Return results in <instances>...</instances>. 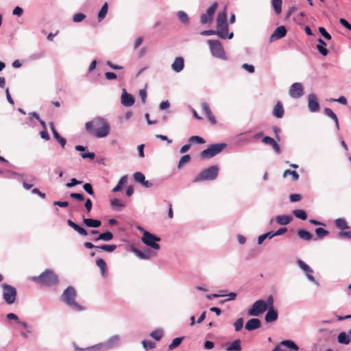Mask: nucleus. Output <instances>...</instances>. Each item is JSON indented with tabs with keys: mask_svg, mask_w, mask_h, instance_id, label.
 <instances>
[{
	"mask_svg": "<svg viewBox=\"0 0 351 351\" xmlns=\"http://www.w3.org/2000/svg\"><path fill=\"white\" fill-rule=\"evenodd\" d=\"M86 132L95 138H101L106 137L110 132L109 122L104 118L97 117L85 123Z\"/></svg>",
	"mask_w": 351,
	"mask_h": 351,
	"instance_id": "obj_1",
	"label": "nucleus"
},
{
	"mask_svg": "<svg viewBox=\"0 0 351 351\" xmlns=\"http://www.w3.org/2000/svg\"><path fill=\"white\" fill-rule=\"evenodd\" d=\"M32 279L36 283L45 287H51L58 282V276L51 269H46L40 276L33 277Z\"/></svg>",
	"mask_w": 351,
	"mask_h": 351,
	"instance_id": "obj_2",
	"label": "nucleus"
},
{
	"mask_svg": "<svg viewBox=\"0 0 351 351\" xmlns=\"http://www.w3.org/2000/svg\"><path fill=\"white\" fill-rule=\"evenodd\" d=\"M77 296L76 290L73 287H68L63 292L61 299L68 306H71L75 311H81L84 308L80 304L75 302Z\"/></svg>",
	"mask_w": 351,
	"mask_h": 351,
	"instance_id": "obj_3",
	"label": "nucleus"
},
{
	"mask_svg": "<svg viewBox=\"0 0 351 351\" xmlns=\"http://www.w3.org/2000/svg\"><path fill=\"white\" fill-rule=\"evenodd\" d=\"M217 35L221 38L231 39L233 37V33H230L228 36V26L227 24V14L225 10L223 12H220L217 18Z\"/></svg>",
	"mask_w": 351,
	"mask_h": 351,
	"instance_id": "obj_4",
	"label": "nucleus"
},
{
	"mask_svg": "<svg viewBox=\"0 0 351 351\" xmlns=\"http://www.w3.org/2000/svg\"><path fill=\"white\" fill-rule=\"evenodd\" d=\"M219 168L216 165L210 166V167L202 171L193 180V182H198L203 180H215L218 176Z\"/></svg>",
	"mask_w": 351,
	"mask_h": 351,
	"instance_id": "obj_5",
	"label": "nucleus"
},
{
	"mask_svg": "<svg viewBox=\"0 0 351 351\" xmlns=\"http://www.w3.org/2000/svg\"><path fill=\"white\" fill-rule=\"evenodd\" d=\"M226 147V144L225 143L213 144L200 153V157L202 159L213 158L219 154Z\"/></svg>",
	"mask_w": 351,
	"mask_h": 351,
	"instance_id": "obj_6",
	"label": "nucleus"
},
{
	"mask_svg": "<svg viewBox=\"0 0 351 351\" xmlns=\"http://www.w3.org/2000/svg\"><path fill=\"white\" fill-rule=\"evenodd\" d=\"M3 289V298L8 304H13L16 298L17 291L15 287L3 283L1 285Z\"/></svg>",
	"mask_w": 351,
	"mask_h": 351,
	"instance_id": "obj_7",
	"label": "nucleus"
},
{
	"mask_svg": "<svg viewBox=\"0 0 351 351\" xmlns=\"http://www.w3.org/2000/svg\"><path fill=\"white\" fill-rule=\"evenodd\" d=\"M208 43L213 56L223 60L226 58L224 49L219 40H208Z\"/></svg>",
	"mask_w": 351,
	"mask_h": 351,
	"instance_id": "obj_8",
	"label": "nucleus"
},
{
	"mask_svg": "<svg viewBox=\"0 0 351 351\" xmlns=\"http://www.w3.org/2000/svg\"><path fill=\"white\" fill-rule=\"evenodd\" d=\"M268 309V305L265 300H258L256 301L248 310L247 315L250 316H258Z\"/></svg>",
	"mask_w": 351,
	"mask_h": 351,
	"instance_id": "obj_9",
	"label": "nucleus"
},
{
	"mask_svg": "<svg viewBox=\"0 0 351 351\" xmlns=\"http://www.w3.org/2000/svg\"><path fill=\"white\" fill-rule=\"evenodd\" d=\"M160 238L151 234L148 231L145 230L142 237V241L150 247L158 250L160 245L156 242L160 241Z\"/></svg>",
	"mask_w": 351,
	"mask_h": 351,
	"instance_id": "obj_10",
	"label": "nucleus"
},
{
	"mask_svg": "<svg viewBox=\"0 0 351 351\" xmlns=\"http://www.w3.org/2000/svg\"><path fill=\"white\" fill-rule=\"evenodd\" d=\"M218 8V3L215 2L213 5L208 8L206 13L202 14L200 18V22L202 24H206L207 23H211L213 19V15Z\"/></svg>",
	"mask_w": 351,
	"mask_h": 351,
	"instance_id": "obj_11",
	"label": "nucleus"
},
{
	"mask_svg": "<svg viewBox=\"0 0 351 351\" xmlns=\"http://www.w3.org/2000/svg\"><path fill=\"white\" fill-rule=\"evenodd\" d=\"M304 93L303 86L301 83L295 82L289 88V94L293 98H299Z\"/></svg>",
	"mask_w": 351,
	"mask_h": 351,
	"instance_id": "obj_12",
	"label": "nucleus"
},
{
	"mask_svg": "<svg viewBox=\"0 0 351 351\" xmlns=\"http://www.w3.org/2000/svg\"><path fill=\"white\" fill-rule=\"evenodd\" d=\"M308 108L311 112H317L319 110V104L317 96L315 94H309L308 96Z\"/></svg>",
	"mask_w": 351,
	"mask_h": 351,
	"instance_id": "obj_13",
	"label": "nucleus"
},
{
	"mask_svg": "<svg viewBox=\"0 0 351 351\" xmlns=\"http://www.w3.org/2000/svg\"><path fill=\"white\" fill-rule=\"evenodd\" d=\"M287 34V29L285 26L278 27L271 34L270 41H274L285 37Z\"/></svg>",
	"mask_w": 351,
	"mask_h": 351,
	"instance_id": "obj_14",
	"label": "nucleus"
},
{
	"mask_svg": "<svg viewBox=\"0 0 351 351\" xmlns=\"http://www.w3.org/2000/svg\"><path fill=\"white\" fill-rule=\"evenodd\" d=\"M121 100V104L126 107L132 106L135 101L134 97L131 94L128 93L125 90L123 91Z\"/></svg>",
	"mask_w": 351,
	"mask_h": 351,
	"instance_id": "obj_15",
	"label": "nucleus"
},
{
	"mask_svg": "<svg viewBox=\"0 0 351 351\" xmlns=\"http://www.w3.org/2000/svg\"><path fill=\"white\" fill-rule=\"evenodd\" d=\"M297 263L298 266L306 273L307 278L314 281V277L312 275L313 273V269L302 260H298Z\"/></svg>",
	"mask_w": 351,
	"mask_h": 351,
	"instance_id": "obj_16",
	"label": "nucleus"
},
{
	"mask_svg": "<svg viewBox=\"0 0 351 351\" xmlns=\"http://www.w3.org/2000/svg\"><path fill=\"white\" fill-rule=\"evenodd\" d=\"M261 326L260 319L257 318H252L249 319L245 324V328L246 330L251 331L259 328Z\"/></svg>",
	"mask_w": 351,
	"mask_h": 351,
	"instance_id": "obj_17",
	"label": "nucleus"
},
{
	"mask_svg": "<svg viewBox=\"0 0 351 351\" xmlns=\"http://www.w3.org/2000/svg\"><path fill=\"white\" fill-rule=\"evenodd\" d=\"M262 141L265 144H268L272 146L273 149L277 154L280 153V147L274 138L269 136H265L263 138Z\"/></svg>",
	"mask_w": 351,
	"mask_h": 351,
	"instance_id": "obj_18",
	"label": "nucleus"
},
{
	"mask_svg": "<svg viewBox=\"0 0 351 351\" xmlns=\"http://www.w3.org/2000/svg\"><path fill=\"white\" fill-rule=\"evenodd\" d=\"M184 59L181 57H177L171 65L172 69L176 72H180L184 68Z\"/></svg>",
	"mask_w": 351,
	"mask_h": 351,
	"instance_id": "obj_19",
	"label": "nucleus"
},
{
	"mask_svg": "<svg viewBox=\"0 0 351 351\" xmlns=\"http://www.w3.org/2000/svg\"><path fill=\"white\" fill-rule=\"evenodd\" d=\"M67 224L73 228L76 232H77L80 235L82 236H87L88 232L82 227L80 226L79 225L74 223L71 219L67 220Z\"/></svg>",
	"mask_w": 351,
	"mask_h": 351,
	"instance_id": "obj_20",
	"label": "nucleus"
},
{
	"mask_svg": "<svg viewBox=\"0 0 351 351\" xmlns=\"http://www.w3.org/2000/svg\"><path fill=\"white\" fill-rule=\"evenodd\" d=\"M269 311L265 316L266 322H272L278 319V313L274 308H268Z\"/></svg>",
	"mask_w": 351,
	"mask_h": 351,
	"instance_id": "obj_21",
	"label": "nucleus"
},
{
	"mask_svg": "<svg viewBox=\"0 0 351 351\" xmlns=\"http://www.w3.org/2000/svg\"><path fill=\"white\" fill-rule=\"evenodd\" d=\"M285 110L280 101H278L273 109V114L277 118H282L284 115Z\"/></svg>",
	"mask_w": 351,
	"mask_h": 351,
	"instance_id": "obj_22",
	"label": "nucleus"
},
{
	"mask_svg": "<svg viewBox=\"0 0 351 351\" xmlns=\"http://www.w3.org/2000/svg\"><path fill=\"white\" fill-rule=\"evenodd\" d=\"M83 223L87 226L90 228H98L101 226V222L98 219L84 218Z\"/></svg>",
	"mask_w": 351,
	"mask_h": 351,
	"instance_id": "obj_23",
	"label": "nucleus"
},
{
	"mask_svg": "<svg viewBox=\"0 0 351 351\" xmlns=\"http://www.w3.org/2000/svg\"><path fill=\"white\" fill-rule=\"evenodd\" d=\"M291 219L292 217L289 215H279L276 218V222L280 225H287Z\"/></svg>",
	"mask_w": 351,
	"mask_h": 351,
	"instance_id": "obj_24",
	"label": "nucleus"
},
{
	"mask_svg": "<svg viewBox=\"0 0 351 351\" xmlns=\"http://www.w3.org/2000/svg\"><path fill=\"white\" fill-rule=\"evenodd\" d=\"M96 265H97L98 267H99L102 276L106 277L107 265L105 261L102 258H99L96 260Z\"/></svg>",
	"mask_w": 351,
	"mask_h": 351,
	"instance_id": "obj_25",
	"label": "nucleus"
},
{
	"mask_svg": "<svg viewBox=\"0 0 351 351\" xmlns=\"http://www.w3.org/2000/svg\"><path fill=\"white\" fill-rule=\"evenodd\" d=\"M319 45H317V49L319 51V52L326 56L328 53V50L325 47L326 46V43L322 39H318Z\"/></svg>",
	"mask_w": 351,
	"mask_h": 351,
	"instance_id": "obj_26",
	"label": "nucleus"
},
{
	"mask_svg": "<svg viewBox=\"0 0 351 351\" xmlns=\"http://www.w3.org/2000/svg\"><path fill=\"white\" fill-rule=\"evenodd\" d=\"M324 113L326 115H327L328 117L331 118L332 120H334L336 127H337V130H339V121H338V118H337V115L333 112V111L330 108H324Z\"/></svg>",
	"mask_w": 351,
	"mask_h": 351,
	"instance_id": "obj_27",
	"label": "nucleus"
},
{
	"mask_svg": "<svg viewBox=\"0 0 351 351\" xmlns=\"http://www.w3.org/2000/svg\"><path fill=\"white\" fill-rule=\"evenodd\" d=\"M227 351H241V341L239 339L234 340L230 345L226 348Z\"/></svg>",
	"mask_w": 351,
	"mask_h": 351,
	"instance_id": "obj_28",
	"label": "nucleus"
},
{
	"mask_svg": "<svg viewBox=\"0 0 351 351\" xmlns=\"http://www.w3.org/2000/svg\"><path fill=\"white\" fill-rule=\"evenodd\" d=\"M337 339L339 343L345 345H348L350 342L349 335L345 332H340L338 335Z\"/></svg>",
	"mask_w": 351,
	"mask_h": 351,
	"instance_id": "obj_29",
	"label": "nucleus"
},
{
	"mask_svg": "<svg viewBox=\"0 0 351 351\" xmlns=\"http://www.w3.org/2000/svg\"><path fill=\"white\" fill-rule=\"evenodd\" d=\"M112 238H113V234H112V232H104V233H101L94 240L95 241H99V240H102V241H109L112 240Z\"/></svg>",
	"mask_w": 351,
	"mask_h": 351,
	"instance_id": "obj_30",
	"label": "nucleus"
},
{
	"mask_svg": "<svg viewBox=\"0 0 351 351\" xmlns=\"http://www.w3.org/2000/svg\"><path fill=\"white\" fill-rule=\"evenodd\" d=\"M335 223L337 228L341 230L349 228V226H348V223L344 219L338 218L335 221Z\"/></svg>",
	"mask_w": 351,
	"mask_h": 351,
	"instance_id": "obj_31",
	"label": "nucleus"
},
{
	"mask_svg": "<svg viewBox=\"0 0 351 351\" xmlns=\"http://www.w3.org/2000/svg\"><path fill=\"white\" fill-rule=\"evenodd\" d=\"M298 237L304 240V241H310L313 238V235L308 231L304 230H299L298 231Z\"/></svg>",
	"mask_w": 351,
	"mask_h": 351,
	"instance_id": "obj_32",
	"label": "nucleus"
},
{
	"mask_svg": "<svg viewBox=\"0 0 351 351\" xmlns=\"http://www.w3.org/2000/svg\"><path fill=\"white\" fill-rule=\"evenodd\" d=\"M108 3L106 2L103 5V6L101 7L100 11L98 13V20H99V21H102L105 18V16H106V14L108 12Z\"/></svg>",
	"mask_w": 351,
	"mask_h": 351,
	"instance_id": "obj_33",
	"label": "nucleus"
},
{
	"mask_svg": "<svg viewBox=\"0 0 351 351\" xmlns=\"http://www.w3.org/2000/svg\"><path fill=\"white\" fill-rule=\"evenodd\" d=\"M271 4L275 12L277 14H280L282 11V0H271Z\"/></svg>",
	"mask_w": 351,
	"mask_h": 351,
	"instance_id": "obj_34",
	"label": "nucleus"
},
{
	"mask_svg": "<svg viewBox=\"0 0 351 351\" xmlns=\"http://www.w3.org/2000/svg\"><path fill=\"white\" fill-rule=\"evenodd\" d=\"M315 233L318 239H322L329 234V232L322 228H316Z\"/></svg>",
	"mask_w": 351,
	"mask_h": 351,
	"instance_id": "obj_35",
	"label": "nucleus"
},
{
	"mask_svg": "<svg viewBox=\"0 0 351 351\" xmlns=\"http://www.w3.org/2000/svg\"><path fill=\"white\" fill-rule=\"evenodd\" d=\"M183 339V337H177L175 338L172 342L169 345V350H172L179 346Z\"/></svg>",
	"mask_w": 351,
	"mask_h": 351,
	"instance_id": "obj_36",
	"label": "nucleus"
},
{
	"mask_svg": "<svg viewBox=\"0 0 351 351\" xmlns=\"http://www.w3.org/2000/svg\"><path fill=\"white\" fill-rule=\"evenodd\" d=\"M116 248V245H102L101 246H96V249H100L108 252H112L114 251Z\"/></svg>",
	"mask_w": 351,
	"mask_h": 351,
	"instance_id": "obj_37",
	"label": "nucleus"
},
{
	"mask_svg": "<svg viewBox=\"0 0 351 351\" xmlns=\"http://www.w3.org/2000/svg\"><path fill=\"white\" fill-rule=\"evenodd\" d=\"M293 214L297 218L302 219V220H305L307 218V215H306V212L303 210H300V209L295 210H293Z\"/></svg>",
	"mask_w": 351,
	"mask_h": 351,
	"instance_id": "obj_38",
	"label": "nucleus"
},
{
	"mask_svg": "<svg viewBox=\"0 0 351 351\" xmlns=\"http://www.w3.org/2000/svg\"><path fill=\"white\" fill-rule=\"evenodd\" d=\"M288 175H291V176H292V179L294 180V181H296L298 180L299 178V175L298 173L295 171H291L289 169H287L284 171L283 173V177L285 178L287 177Z\"/></svg>",
	"mask_w": 351,
	"mask_h": 351,
	"instance_id": "obj_39",
	"label": "nucleus"
},
{
	"mask_svg": "<svg viewBox=\"0 0 351 351\" xmlns=\"http://www.w3.org/2000/svg\"><path fill=\"white\" fill-rule=\"evenodd\" d=\"M53 135L54 138L56 140H57L58 141V143L60 144V145L62 146V147L64 148L66 143V140L64 138L60 136V135L59 134L58 131L54 132L53 134Z\"/></svg>",
	"mask_w": 351,
	"mask_h": 351,
	"instance_id": "obj_40",
	"label": "nucleus"
},
{
	"mask_svg": "<svg viewBox=\"0 0 351 351\" xmlns=\"http://www.w3.org/2000/svg\"><path fill=\"white\" fill-rule=\"evenodd\" d=\"M191 160V156L189 155H184L183 156L178 163V169H181L185 164L189 162Z\"/></svg>",
	"mask_w": 351,
	"mask_h": 351,
	"instance_id": "obj_41",
	"label": "nucleus"
},
{
	"mask_svg": "<svg viewBox=\"0 0 351 351\" xmlns=\"http://www.w3.org/2000/svg\"><path fill=\"white\" fill-rule=\"evenodd\" d=\"M150 335L154 339L159 341L163 335V332L162 330L158 329V330L152 331L151 332Z\"/></svg>",
	"mask_w": 351,
	"mask_h": 351,
	"instance_id": "obj_42",
	"label": "nucleus"
},
{
	"mask_svg": "<svg viewBox=\"0 0 351 351\" xmlns=\"http://www.w3.org/2000/svg\"><path fill=\"white\" fill-rule=\"evenodd\" d=\"M178 17L179 20L182 22L183 23H189V17L186 13H185L183 11H179L178 12Z\"/></svg>",
	"mask_w": 351,
	"mask_h": 351,
	"instance_id": "obj_43",
	"label": "nucleus"
},
{
	"mask_svg": "<svg viewBox=\"0 0 351 351\" xmlns=\"http://www.w3.org/2000/svg\"><path fill=\"white\" fill-rule=\"evenodd\" d=\"M134 179L136 182H139L142 184L145 180V177L142 173L136 172L134 173Z\"/></svg>",
	"mask_w": 351,
	"mask_h": 351,
	"instance_id": "obj_44",
	"label": "nucleus"
},
{
	"mask_svg": "<svg viewBox=\"0 0 351 351\" xmlns=\"http://www.w3.org/2000/svg\"><path fill=\"white\" fill-rule=\"evenodd\" d=\"M190 143H196L199 144H203L205 143V141L204 138L199 136H192L189 139Z\"/></svg>",
	"mask_w": 351,
	"mask_h": 351,
	"instance_id": "obj_45",
	"label": "nucleus"
},
{
	"mask_svg": "<svg viewBox=\"0 0 351 351\" xmlns=\"http://www.w3.org/2000/svg\"><path fill=\"white\" fill-rule=\"evenodd\" d=\"M86 18V15L82 13H77L73 15V21L75 23L82 21Z\"/></svg>",
	"mask_w": 351,
	"mask_h": 351,
	"instance_id": "obj_46",
	"label": "nucleus"
},
{
	"mask_svg": "<svg viewBox=\"0 0 351 351\" xmlns=\"http://www.w3.org/2000/svg\"><path fill=\"white\" fill-rule=\"evenodd\" d=\"M236 331H239L243 326V319L239 318L234 324Z\"/></svg>",
	"mask_w": 351,
	"mask_h": 351,
	"instance_id": "obj_47",
	"label": "nucleus"
},
{
	"mask_svg": "<svg viewBox=\"0 0 351 351\" xmlns=\"http://www.w3.org/2000/svg\"><path fill=\"white\" fill-rule=\"evenodd\" d=\"M143 346L146 350L152 349L155 347V343L151 341L144 340L143 341Z\"/></svg>",
	"mask_w": 351,
	"mask_h": 351,
	"instance_id": "obj_48",
	"label": "nucleus"
},
{
	"mask_svg": "<svg viewBox=\"0 0 351 351\" xmlns=\"http://www.w3.org/2000/svg\"><path fill=\"white\" fill-rule=\"evenodd\" d=\"M319 32L320 34L326 39V40H330L331 36L330 34L326 30L324 27H319Z\"/></svg>",
	"mask_w": 351,
	"mask_h": 351,
	"instance_id": "obj_49",
	"label": "nucleus"
},
{
	"mask_svg": "<svg viewBox=\"0 0 351 351\" xmlns=\"http://www.w3.org/2000/svg\"><path fill=\"white\" fill-rule=\"evenodd\" d=\"M111 205L113 206V207H119V208H123L124 207V204L120 201L119 199H114L112 200H111Z\"/></svg>",
	"mask_w": 351,
	"mask_h": 351,
	"instance_id": "obj_50",
	"label": "nucleus"
},
{
	"mask_svg": "<svg viewBox=\"0 0 351 351\" xmlns=\"http://www.w3.org/2000/svg\"><path fill=\"white\" fill-rule=\"evenodd\" d=\"M83 188L88 194L94 195V191L90 184L86 183L85 184H84Z\"/></svg>",
	"mask_w": 351,
	"mask_h": 351,
	"instance_id": "obj_51",
	"label": "nucleus"
},
{
	"mask_svg": "<svg viewBox=\"0 0 351 351\" xmlns=\"http://www.w3.org/2000/svg\"><path fill=\"white\" fill-rule=\"evenodd\" d=\"M81 183H82V182L77 180L76 178H72L71 180V182H69V183L66 184V186L67 188H71V187H73V186H74L75 185L80 184Z\"/></svg>",
	"mask_w": 351,
	"mask_h": 351,
	"instance_id": "obj_52",
	"label": "nucleus"
},
{
	"mask_svg": "<svg viewBox=\"0 0 351 351\" xmlns=\"http://www.w3.org/2000/svg\"><path fill=\"white\" fill-rule=\"evenodd\" d=\"M338 238H348L351 239V232L341 231L338 233Z\"/></svg>",
	"mask_w": 351,
	"mask_h": 351,
	"instance_id": "obj_53",
	"label": "nucleus"
},
{
	"mask_svg": "<svg viewBox=\"0 0 351 351\" xmlns=\"http://www.w3.org/2000/svg\"><path fill=\"white\" fill-rule=\"evenodd\" d=\"M70 196H71V197H72L73 199H77L79 201H84V197L81 193H71Z\"/></svg>",
	"mask_w": 351,
	"mask_h": 351,
	"instance_id": "obj_54",
	"label": "nucleus"
},
{
	"mask_svg": "<svg viewBox=\"0 0 351 351\" xmlns=\"http://www.w3.org/2000/svg\"><path fill=\"white\" fill-rule=\"evenodd\" d=\"M302 199V196L300 194H291L289 196V199L291 202H298Z\"/></svg>",
	"mask_w": 351,
	"mask_h": 351,
	"instance_id": "obj_55",
	"label": "nucleus"
},
{
	"mask_svg": "<svg viewBox=\"0 0 351 351\" xmlns=\"http://www.w3.org/2000/svg\"><path fill=\"white\" fill-rule=\"evenodd\" d=\"M134 252H136L137 256H139L141 258H143V259L149 258V254H145L138 250H136Z\"/></svg>",
	"mask_w": 351,
	"mask_h": 351,
	"instance_id": "obj_56",
	"label": "nucleus"
},
{
	"mask_svg": "<svg viewBox=\"0 0 351 351\" xmlns=\"http://www.w3.org/2000/svg\"><path fill=\"white\" fill-rule=\"evenodd\" d=\"M242 67L247 70L249 73H252L254 72V66L253 65L245 63L242 65Z\"/></svg>",
	"mask_w": 351,
	"mask_h": 351,
	"instance_id": "obj_57",
	"label": "nucleus"
},
{
	"mask_svg": "<svg viewBox=\"0 0 351 351\" xmlns=\"http://www.w3.org/2000/svg\"><path fill=\"white\" fill-rule=\"evenodd\" d=\"M339 23L346 29L351 31V25L344 19H340Z\"/></svg>",
	"mask_w": 351,
	"mask_h": 351,
	"instance_id": "obj_58",
	"label": "nucleus"
},
{
	"mask_svg": "<svg viewBox=\"0 0 351 351\" xmlns=\"http://www.w3.org/2000/svg\"><path fill=\"white\" fill-rule=\"evenodd\" d=\"M139 95H140V97L141 98L142 102L143 104H145V101H146V99H147L146 90H144V89H141L140 91H139Z\"/></svg>",
	"mask_w": 351,
	"mask_h": 351,
	"instance_id": "obj_59",
	"label": "nucleus"
},
{
	"mask_svg": "<svg viewBox=\"0 0 351 351\" xmlns=\"http://www.w3.org/2000/svg\"><path fill=\"white\" fill-rule=\"evenodd\" d=\"M105 77L108 80H112L117 78V75L112 72H106L105 73Z\"/></svg>",
	"mask_w": 351,
	"mask_h": 351,
	"instance_id": "obj_60",
	"label": "nucleus"
},
{
	"mask_svg": "<svg viewBox=\"0 0 351 351\" xmlns=\"http://www.w3.org/2000/svg\"><path fill=\"white\" fill-rule=\"evenodd\" d=\"M82 158H90V160H93L95 158V154L93 152H88V153H84L81 155Z\"/></svg>",
	"mask_w": 351,
	"mask_h": 351,
	"instance_id": "obj_61",
	"label": "nucleus"
},
{
	"mask_svg": "<svg viewBox=\"0 0 351 351\" xmlns=\"http://www.w3.org/2000/svg\"><path fill=\"white\" fill-rule=\"evenodd\" d=\"M202 108L204 113L206 114V115H208L210 112H211V110L206 103L202 104Z\"/></svg>",
	"mask_w": 351,
	"mask_h": 351,
	"instance_id": "obj_62",
	"label": "nucleus"
},
{
	"mask_svg": "<svg viewBox=\"0 0 351 351\" xmlns=\"http://www.w3.org/2000/svg\"><path fill=\"white\" fill-rule=\"evenodd\" d=\"M23 10L21 8L16 6L12 11L14 15L21 16Z\"/></svg>",
	"mask_w": 351,
	"mask_h": 351,
	"instance_id": "obj_63",
	"label": "nucleus"
},
{
	"mask_svg": "<svg viewBox=\"0 0 351 351\" xmlns=\"http://www.w3.org/2000/svg\"><path fill=\"white\" fill-rule=\"evenodd\" d=\"M40 134L41 138L46 141H48L50 139V136H49L47 130H43V131H41Z\"/></svg>",
	"mask_w": 351,
	"mask_h": 351,
	"instance_id": "obj_64",
	"label": "nucleus"
}]
</instances>
